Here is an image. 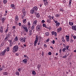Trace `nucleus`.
Masks as SVG:
<instances>
[{
  "label": "nucleus",
  "instance_id": "nucleus-19",
  "mask_svg": "<svg viewBox=\"0 0 76 76\" xmlns=\"http://www.w3.org/2000/svg\"><path fill=\"white\" fill-rule=\"evenodd\" d=\"M29 35L30 36H31V35H32V30H30L29 31Z\"/></svg>",
  "mask_w": 76,
  "mask_h": 76
},
{
  "label": "nucleus",
  "instance_id": "nucleus-35",
  "mask_svg": "<svg viewBox=\"0 0 76 76\" xmlns=\"http://www.w3.org/2000/svg\"><path fill=\"white\" fill-rule=\"evenodd\" d=\"M66 48H64L62 49L63 52H64V53L66 52Z\"/></svg>",
  "mask_w": 76,
  "mask_h": 76
},
{
  "label": "nucleus",
  "instance_id": "nucleus-57",
  "mask_svg": "<svg viewBox=\"0 0 76 76\" xmlns=\"http://www.w3.org/2000/svg\"><path fill=\"white\" fill-rule=\"evenodd\" d=\"M8 41L9 42H10V43H11L12 42V40H9Z\"/></svg>",
  "mask_w": 76,
  "mask_h": 76
},
{
  "label": "nucleus",
  "instance_id": "nucleus-64",
  "mask_svg": "<svg viewBox=\"0 0 76 76\" xmlns=\"http://www.w3.org/2000/svg\"><path fill=\"white\" fill-rule=\"evenodd\" d=\"M0 29H3V27L2 26H1L0 27Z\"/></svg>",
  "mask_w": 76,
  "mask_h": 76
},
{
  "label": "nucleus",
  "instance_id": "nucleus-1",
  "mask_svg": "<svg viewBox=\"0 0 76 76\" xmlns=\"http://www.w3.org/2000/svg\"><path fill=\"white\" fill-rule=\"evenodd\" d=\"M19 49V45H15L13 48V50L12 51L13 53H16V52H17L18 51V49Z\"/></svg>",
  "mask_w": 76,
  "mask_h": 76
},
{
  "label": "nucleus",
  "instance_id": "nucleus-32",
  "mask_svg": "<svg viewBox=\"0 0 76 76\" xmlns=\"http://www.w3.org/2000/svg\"><path fill=\"white\" fill-rule=\"evenodd\" d=\"M49 32H46L45 34V36H49Z\"/></svg>",
  "mask_w": 76,
  "mask_h": 76
},
{
  "label": "nucleus",
  "instance_id": "nucleus-41",
  "mask_svg": "<svg viewBox=\"0 0 76 76\" xmlns=\"http://www.w3.org/2000/svg\"><path fill=\"white\" fill-rule=\"evenodd\" d=\"M72 0H69V4L70 6V5H71V4H72Z\"/></svg>",
  "mask_w": 76,
  "mask_h": 76
},
{
  "label": "nucleus",
  "instance_id": "nucleus-49",
  "mask_svg": "<svg viewBox=\"0 0 76 76\" xmlns=\"http://www.w3.org/2000/svg\"><path fill=\"white\" fill-rule=\"evenodd\" d=\"M41 67V65L39 64L38 65L37 68L38 69H39V68H40V67Z\"/></svg>",
  "mask_w": 76,
  "mask_h": 76
},
{
  "label": "nucleus",
  "instance_id": "nucleus-30",
  "mask_svg": "<svg viewBox=\"0 0 76 76\" xmlns=\"http://www.w3.org/2000/svg\"><path fill=\"white\" fill-rule=\"evenodd\" d=\"M14 40L16 41H18V38L17 37H16L14 39Z\"/></svg>",
  "mask_w": 76,
  "mask_h": 76
},
{
  "label": "nucleus",
  "instance_id": "nucleus-45",
  "mask_svg": "<svg viewBox=\"0 0 76 76\" xmlns=\"http://www.w3.org/2000/svg\"><path fill=\"white\" fill-rule=\"evenodd\" d=\"M15 19L16 20H17V21L18 20V16H16L15 17Z\"/></svg>",
  "mask_w": 76,
  "mask_h": 76
},
{
  "label": "nucleus",
  "instance_id": "nucleus-15",
  "mask_svg": "<svg viewBox=\"0 0 76 76\" xmlns=\"http://www.w3.org/2000/svg\"><path fill=\"white\" fill-rule=\"evenodd\" d=\"M62 29V28H61V27H60L57 29V32H60V31H61Z\"/></svg>",
  "mask_w": 76,
  "mask_h": 76
},
{
  "label": "nucleus",
  "instance_id": "nucleus-46",
  "mask_svg": "<svg viewBox=\"0 0 76 76\" xmlns=\"http://www.w3.org/2000/svg\"><path fill=\"white\" fill-rule=\"evenodd\" d=\"M7 32H8V29H6L5 31V33L7 34Z\"/></svg>",
  "mask_w": 76,
  "mask_h": 76
},
{
  "label": "nucleus",
  "instance_id": "nucleus-23",
  "mask_svg": "<svg viewBox=\"0 0 76 76\" xmlns=\"http://www.w3.org/2000/svg\"><path fill=\"white\" fill-rule=\"evenodd\" d=\"M42 26L43 27H45V28H48H48H47V26H46V24H45V23H43V24Z\"/></svg>",
  "mask_w": 76,
  "mask_h": 76
},
{
  "label": "nucleus",
  "instance_id": "nucleus-56",
  "mask_svg": "<svg viewBox=\"0 0 76 76\" xmlns=\"http://www.w3.org/2000/svg\"><path fill=\"white\" fill-rule=\"evenodd\" d=\"M15 55H16V56H19V53H15Z\"/></svg>",
  "mask_w": 76,
  "mask_h": 76
},
{
  "label": "nucleus",
  "instance_id": "nucleus-22",
  "mask_svg": "<svg viewBox=\"0 0 76 76\" xmlns=\"http://www.w3.org/2000/svg\"><path fill=\"white\" fill-rule=\"evenodd\" d=\"M32 74L34 76H35V75H36V72L34 71H32Z\"/></svg>",
  "mask_w": 76,
  "mask_h": 76
},
{
  "label": "nucleus",
  "instance_id": "nucleus-6",
  "mask_svg": "<svg viewBox=\"0 0 76 76\" xmlns=\"http://www.w3.org/2000/svg\"><path fill=\"white\" fill-rule=\"evenodd\" d=\"M22 28L24 29L25 30V31L26 32H28V28L27 27L24 26H22Z\"/></svg>",
  "mask_w": 76,
  "mask_h": 76
},
{
  "label": "nucleus",
  "instance_id": "nucleus-55",
  "mask_svg": "<svg viewBox=\"0 0 76 76\" xmlns=\"http://www.w3.org/2000/svg\"><path fill=\"white\" fill-rule=\"evenodd\" d=\"M66 57H67V56L66 55H64V56H63V57L64 58H66Z\"/></svg>",
  "mask_w": 76,
  "mask_h": 76
},
{
  "label": "nucleus",
  "instance_id": "nucleus-53",
  "mask_svg": "<svg viewBox=\"0 0 76 76\" xmlns=\"http://www.w3.org/2000/svg\"><path fill=\"white\" fill-rule=\"evenodd\" d=\"M6 50H5L3 52H2V53H4V54H5V53H6Z\"/></svg>",
  "mask_w": 76,
  "mask_h": 76
},
{
  "label": "nucleus",
  "instance_id": "nucleus-61",
  "mask_svg": "<svg viewBox=\"0 0 76 76\" xmlns=\"http://www.w3.org/2000/svg\"><path fill=\"white\" fill-rule=\"evenodd\" d=\"M18 72H20V71L21 70V69H20V68H19L18 69Z\"/></svg>",
  "mask_w": 76,
  "mask_h": 76
},
{
  "label": "nucleus",
  "instance_id": "nucleus-51",
  "mask_svg": "<svg viewBox=\"0 0 76 76\" xmlns=\"http://www.w3.org/2000/svg\"><path fill=\"white\" fill-rule=\"evenodd\" d=\"M45 20H43L42 21V23H45Z\"/></svg>",
  "mask_w": 76,
  "mask_h": 76
},
{
  "label": "nucleus",
  "instance_id": "nucleus-7",
  "mask_svg": "<svg viewBox=\"0 0 76 76\" xmlns=\"http://www.w3.org/2000/svg\"><path fill=\"white\" fill-rule=\"evenodd\" d=\"M5 20H6V18H5V17H3L1 19V21H2V23H4V22H5Z\"/></svg>",
  "mask_w": 76,
  "mask_h": 76
},
{
  "label": "nucleus",
  "instance_id": "nucleus-4",
  "mask_svg": "<svg viewBox=\"0 0 76 76\" xmlns=\"http://www.w3.org/2000/svg\"><path fill=\"white\" fill-rule=\"evenodd\" d=\"M36 29L37 31H39L41 30V26L39 25H37L36 27Z\"/></svg>",
  "mask_w": 76,
  "mask_h": 76
},
{
  "label": "nucleus",
  "instance_id": "nucleus-34",
  "mask_svg": "<svg viewBox=\"0 0 76 76\" xmlns=\"http://www.w3.org/2000/svg\"><path fill=\"white\" fill-rule=\"evenodd\" d=\"M3 2L4 4H6L7 3V0H4Z\"/></svg>",
  "mask_w": 76,
  "mask_h": 76
},
{
  "label": "nucleus",
  "instance_id": "nucleus-14",
  "mask_svg": "<svg viewBox=\"0 0 76 76\" xmlns=\"http://www.w3.org/2000/svg\"><path fill=\"white\" fill-rule=\"evenodd\" d=\"M48 18L49 19H50V20H52V19L54 20V16H51L49 15L48 16Z\"/></svg>",
  "mask_w": 76,
  "mask_h": 76
},
{
  "label": "nucleus",
  "instance_id": "nucleus-40",
  "mask_svg": "<svg viewBox=\"0 0 76 76\" xmlns=\"http://www.w3.org/2000/svg\"><path fill=\"white\" fill-rule=\"evenodd\" d=\"M26 19H25V20H23V22L24 23H26Z\"/></svg>",
  "mask_w": 76,
  "mask_h": 76
},
{
  "label": "nucleus",
  "instance_id": "nucleus-58",
  "mask_svg": "<svg viewBox=\"0 0 76 76\" xmlns=\"http://www.w3.org/2000/svg\"><path fill=\"white\" fill-rule=\"evenodd\" d=\"M54 22L55 23H56V24L58 23L57 21L54 20Z\"/></svg>",
  "mask_w": 76,
  "mask_h": 76
},
{
  "label": "nucleus",
  "instance_id": "nucleus-33",
  "mask_svg": "<svg viewBox=\"0 0 76 76\" xmlns=\"http://www.w3.org/2000/svg\"><path fill=\"white\" fill-rule=\"evenodd\" d=\"M60 23L58 22L57 23H56V26H60Z\"/></svg>",
  "mask_w": 76,
  "mask_h": 76
},
{
  "label": "nucleus",
  "instance_id": "nucleus-63",
  "mask_svg": "<svg viewBox=\"0 0 76 76\" xmlns=\"http://www.w3.org/2000/svg\"><path fill=\"white\" fill-rule=\"evenodd\" d=\"M15 23L16 24V25H17L18 24V22H17V21H15Z\"/></svg>",
  "mask_w": 76,
  "mask_h": 76
},
{
  "label": "nucleus",
  "instance_id": "nucleus-38",
  "mask_svg": "<svg viewBox=\"0 0 76 76\" xmlns=\"http://www.w3.org/2000/svg\"><path fill=\"white\" fill-rule=\"evenodd\" d=\"M65 37L66 38V39H69L70 38V37L69 36H67V35H66L65 36Z\"/></svg>",
  "mask_w": 76,
  "mask_h": 76
},
{
  "label": "nucleus",
  "instance_id": "nucleus-31",
  "mask_svg": "<svg viewBox=\"0 0 76 76\" xmlns=\"http://www.w3.org/2000/svg\"><path fill=\"white\" fill-rule=\"evenodd\" d=\"M0 55L1 56H3L5 55V54H4V53H3V52H2L1 53H0Z\"/></svg>",
  "mask_w": 76,
  "mask_h": 76
},
{
  "label": "nucleus",
  "instance_id": "nucleus-5",
  "mask_svg": "<svg viewBox=\"0 0 76 76\" xmlns=\"http://www.w3.org/2000/svg\"><path fill=\"white\" fill-rule=\"evenodd\" d=\"M20 39L22 42H25V40L26 39V38L25 37H21L20 38Z\"/></svg>",
  "mask_w": 76,
  "mask_h": 76
},
{
  "label": "nucleus",
  "instance_id": "nucleus-59",
  "mask_svg": "<svg viewBox=\"0 0 76 76\" xmlns=\"http://www.w3.org/2000/svg\"><path fill=\"white\" fill-rule=\"evenodd\" d=\"M3 68H2V67L0 68V71H1V70H3Z\"/></svg>",
  "mask_w": 76,
  "mask_h": 76
},
{
  "label": "nucleus",
  "instance_id": "nucleus-9",
  "mask_svg": "<svg viewBox=\"0 0 76 76\" xmlns=\"http://www.w3.org/2000/svg\"><path fill=\"white\" fill-rule=\"evenodd\" d=\"M10 7L11 8H12V9H15L16 7H15V5L14 4H11L10 5Z\"/></svg>",
  "mask_w": 76,
  "mask_h": 76
},
{
  "label": "nucleus",
  "instance_id": "nucleus-50",
  "mask_svg": "<svg viewBox=\"0 0 76 76\" xmlns=\"http://www.w3.org/2000/svg\"><path fill=\"white\" fill-rule=\"evenodd\" d=\"M12 29H16V27L15 26H13L12 27Z\"/></svg>",
  "mask_w": 76,
  "mask_h": 76
},
{
  "label": "nucleus",
  "instance_id": "nucleus-60",
  "mask_svg": "<svg viewBox=\"0 0 76 76\" xmlns=\"http://www.w3.org/2000/svg\"><path fill=\"white\" fill-rule=\"evenodd\" d=\"M28 25L29 26H30V25H31V23H30L29 22H28Z\"/></svg>",
  "mask_w": 76,
  "mask_h": 76
},
{
  "label": "nucleus",
  "instance_id": "nucleus-25",
  "mask_svg": "<svg viewBox=\"0 0 76 76\" xmlns=\"http://www.w3.org/2000/svg\"><path fill=\"white\" fill-rule=\"evenodd\" d=\"M47 22L50 23H51V21L50 20V19H48L47 21Z\"/></svg>",
  "mask_w": 76,
  "mask_h": 76
},
{
  "label": "nucleus",
  "instance_id": "nucleus-11",
  "mask_svg": "<svg viewBox=\"0 0 76 76\" xmlns=\"http://www.w3.org/2000/svg\"><path fill=\"white\" fill-rule=\"evenodd\" d=\"M22 11L23 15H26V11H25V10L24 8H23Z\"/></svg>",
  "mask_w": 76,
  "mask_h": 76
},
{
  "label": "nucleus",
  "instance_id": "nucleus-29",
  "mask_svg": "<svg viewBox=\"0 0 76 76\" xmlns=\"http://www.w3.org/2000/svg\"><path fill=\"white\" fill-rule=\"evenodd\" d=\"M60 15L59 14H56L55 15V16L56 18H59Z\"/></svg>",
  "mask_w": 76,
  "mask_h": 76
},
{
  "label": "nucleus",
  "instance_id": "nucleus-24",
  "mask_svg": "<svg viewBox=\"0 0 76 76\" xmlns=\"http://www.w3.org/2000/svg\"><path fill=\"white\" fill-rule=\"evenodd\" d=\"M33 29H35V25H33L31 27V30H33Z\"/></svg>",
  "mask_w": 76,
  "mask_h": 76
},
{
  "label": "nucleus",
  "instance_id": "nucleus-62",
  "mask_svg": "<svg viewBox=\"0 0 76 76\" xmlns=\"http://www.w3.org/2000/svg\"><path fill=\"white\" fill-rule=\"evenodd\" d=\"M12 45H13V44H12V43H10V47H12Z\"/></svg>",
  "mask_w": 76,
  "mask_h": 76
},
{
  "label": "nucleus",
  "instance_id": "nucleus-10",
  "mask_svg": "<svg viewBox=\"0 0 76 76\" xmlns=\"http://www.w3.org/2000/svg\"><path fill=\"white\" fill-rule=\"evenodd\" d=\"M38 22V21L37 20H35L33 23V25H35V26H36L37 25V22Z\"/></svg>",
  "mask_w": 76,
  "mask_h": 76
},
{
  "label": "nucleus",
  "instance_id": "nucleus-13",
  "mask_svg": "<svg viewBox=\"0 0 76 76\" xmlns=\"http://www.w3.org/2000/svg\"><path fill=\"white\" fill-rule=\"evenodd\" d=\"M52 34L53 35H54L55 36H57V33L56 32H55V31H52L51 32Z\"/></svg>",
  "mask_w": 76,
  "mask_h": 76
},
{
  "label": "nucleus",
  "instance_id": "nucleus-3",
  "mask_svg": "<svg viewBox=\"0 0 76 76\" xmlns=\"http://www.w3.org/2000/svg\"><path fill=\"white\" fill-rule=\"evenodd\" d=\"M11 34V33H10V34H7L6 35V37L4 39V41H7L9 39L8 38H10V35Z\"/></svg>",
  "mask_w": 76,
  "mask_h": 76
},
{
  "label": "nucleus",
  "instance_id": "nucleus-28",
  "mask_svg": "<svg viewBox=\"0 0 76 76\" xmlns=\"http://www.w3.org/2000/svg\"><path fill=\"white\" fill-rule=\"evenodd\" d=\"M3 74L4 75H8V73L7 72H3Z\"/></svg>",
  "mask_w": 76,
  "mask_h": 76
},
{
  "label": "nucleus",
  "instance_id": "nucleus-16",
  "mask_svg": "<svg viewBox=\"0 0 76 76\" xmlns=\"http://www.w3.org/2000/svg\"><path fill=\"white\" fill-rule=\"evenodd\" d=\"M35 11L33 9L31 10L30 11V13L31 14H34Z\"/></svg>",
  "mask_w": 76,
  "mask_h": 76
},
{
  "label": "nucleus",
  "instance_id": "nucleus-12",
  "mask_svg": "<svg viewBox=\"0 0 76 76\" xmlns=\"http://www.w3.org/2000/svg\"><path fill=\"white\" fill-rule=\"evenodd\" d=\"M33 9L35 11L37 12L38 10V7H34L33 8Z\"/></svg>",
  "mask_w": 76,
  "mask_h": 76
},
{
  "label": "nucleus",
  "instance_id": "nucleus-44",
  "mask_svg": "<svg viewBox=\"0 0 76 76\" xmlns=\"http://www.w3.org/2000/svg\"><path fill=\"white\" fill-rule=\"evenodd\" d=\"M0 32L1 33H3V29H0Z\"/></svg>",
  "mask_w": 76,
  "mask_h": 76
},
{
  "label": "nucleus",
  "instance_id": "nucleus-37",
  "mask_svg": "<svg viewBox=\"0 0 76 76\" xmlns=\"http://www.w3.org/2000/svg\"><path fill=\"white\" fill-rule=\"evenodd\" d=\"M69 25H71V26H72L73 25V23L72 22H69Z\"/></svg>",
  "mask_w": 76,
  "mask_h": 76
},
{
  "label": "nucleus",
  "instance_id": "nucleus-39",
  "mask_svg": "<svg viewBox=\"0 0 76 76\" xmlns=\"http://www.w3.org/2000/svg\"><path fill=\"white\" fill-rule=\"evenodd\" d=\"M73 41H74L73 39H72V38H71L70 39V42H71V43L73 42Z\"/></svg>",
  "mask_w": 76,
  "mask_h": 76
},
{
  "label": "nucleus",
  "instance_id": "nucleus-54",
  "mask_svg": "<svg viewBox=\"0 0 76 76\" xmlns=\"http://www.w3.org/2000/svg\"><path fill=\"white\" fill-rule=\"evenodd\" d=\"M48 54L50 56H51V52H49L48 53Z\"/></svg>",
  "mask_w": 76,
  "mask_h": 76
},
{
  "label": "nucleus",
  "instance_id": "nucleus-17",
  "mask_svg": "<svg viewBox=\"0 0 76 76\" xmlns=\"http://www.w3.org/2000/svg\"><path fill=\"white\" fill-rule=\"evenodd\" d=\"M72 28L73 30L74 31H76V26H72Z\"/></svg>",
  "mask_w": 76,
  "mask_h": 76
},
{
  "label": "nucleus",
  "instance_id": "nucleus-42",
  "mask_svg": "<svg viewBox=\"0 0 76 76\" xmlns=\"http://www.w3.org/2000/svg\"><path fill=\"white\" fill-rule=\"evenodd\" d=\"M10 50V48H9V47H7V51H9Z\"/></svg>",
  "mask_w": 76,
  "mask_h": 76
},
{
  "label": "nucleus",
  "instance_id": "nucleus-43",
  "mask_svg": "<svg viewBox=\"0 0 76 76\" xmlns=\"http://www.w3.org/2000/svg\"><path fill=\"white\" fill-rule=\"evenodd\" d=\"M7 11H6L5 12V13L4 15V16H6V15H7Z\"/></svg>",
  "mask_w": 76,
  "mask_h": 76
},
{
  "label": "nucleus",
  "instance_id": "nucleus-36",
  "mask_svg": "<svg viewBox=\"0 0 76 76\" xmlns=\"http://www.w3.org/2000/svg\"><path fill=\"white\" fill-rule=\"evenodd\" d=\"M15 75L17 76H19V72H17L15 73Z\"/></svg>",
  "mask_w": 76,
  "mask_h": 76
},
{
  "label": "nucleus",
  "instance_id": "nucleus-26",
  "mask_svg": "<svg viewBox=\"0 0 76 76\" xmlns=\"http://www.w3.org/2000/svg\"><path fill=\"white\" fill-rule=\"evenodd\" d=\"M71 37H73V38L74 39H76V36L72 35Z\"/></svg>",
  "mask_w": 76,
  "mask_h": 76
},
{
  "label": "nucleus",
  "instance_id": "nucleus-8",
  "mask_svg": "<svg viewBox=\"0 0 76 76\" xmlns=\"http://www.w3.org/2000/svg\"><path fill=\"white\" fill-rule=\"evenodd\" d=\"M27 61H28V59H25L23 60V61H22V63H24V64H26L27 63Z\"/></svg>",
  "mask_w": 76,
  "mask_h": 76
},
{
  "label": "nucleus",
  "instance_id": "nucleus-48",
  "mask_svg": "<svg viewBox=\"0 0 76 76\" xmlns=\"http://www.w3.org/2000/svg\"><path fill=\"white\" fill-rule=\"evenodd\" d=\"M60 11L61 12H63L64 11L63 10V9L62 8H60Z\"/></svg>",
  "mask_w": 76,
  "mask_h": 76
},
{
  "label": "nucleus",
  "instance_id": "nucleus-20",
  "mask_svg": "<svg viewBox=\"0 0 76 76\" xmlns=\"http://www.w3.org/2000/svg\"><path fill=\"white\" fill-rule=\"evenodd\" d=\"M36 15L37 18H38L40 17V15H39V13H36Z\"/></svg>",
  "mask_w": 76,
  "mask_h": 76
},
{
  "label": "nucleus",
  "instance_id": "nucleus-52",
  "mask_svg": "<svg viewBox=\"0 0 76 76\" xmlns=\"http://www.w3.org/2000/svg\"><path fill=\"white\" fill-rule=\"evenodd\" d=\"M44 47H45V48H47V45H46V44H44Z\"/></svg>",
  "mask_w": 76,
  "mask_h": 76
},
{
  "label": "nucleus",
  "instance_id": "nucleus-18",
  "mask_svg": "<svg viewBox=\"0 0 76 76\" xmlns=\"http://www.w3.org/2000/svg\"><path fill=\"white\" fill-rule=\"evenodd\" d=\"M61 39H62V42H66V40L64 39V37H62Z\"/></svg>",
  "mask_w": 76,
  "mask_h": 76
},
{
  "label": "nucleus",
  "instance_id": "nucleus-2",
  "mask_svg": "<svg viewBox=\"0 0 76 76\" xmlns=\"http://www.w3.org/2000/svg\"><path fill=\"white\" fill-rule=\"evenodd\" d=\"M39 37L38 36V35H37L36 36V39L34 42V47H36V45H37V43L38 42V41L39 40Z\"/></svg>",
  "mask_w": 76,
  "mask_h": 76
},
{
  "label": "nucleus",
  "instance_id": "nucleus-27",
  "mask_svg": "<svg viewBox=\"0 0 76 76\" xmlns=\"http://www.w3.org/2000/svg\"><path fill=\"white\" fill-rule=\"evenodd\" d=\"M69 47H70V46H69V45H66V50H69Z\"/></svg>",
  "mask_w": 76,
  "mask_h": 76
},
{
  "label": "nucleus",
  "instance_id": "nucleus-47",
  "mask_svg": "<svg viewBox=\"0 0 76 76\" xmlns=\"http://www.w3.org/2000/svg\"><path fill=\"white\" fill-rule=\"evenodd\" d=\"M66 42H69V41H70L69 39H66Z\"/></svg>",
  "mask_w": 76,
  "mask_h": 76
},
{
  "label": "nucleus",
  "instance_id": "nucleus-21",
  "mask_svg": "<svg viewBox=\"0 0 76 76\" xmlns=\"http://www.w3.org/2000/svg\"><path fill=\"white\" fill-rule=\"evenodd\" d=\"M44 5L45 6H48V2L47 1L44 2Z\"/></svg>",
  "mask_w": 76,
  "mask_h": 76
}]
</instances>
